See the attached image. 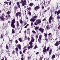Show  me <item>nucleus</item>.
Masks as SVG:
<instances>
[{"label": "nucleus", "instance_id": "obj_41", "mask_svg": "<svg viewBox=\"0 0 60 60\" xmlns=\"http://www.w3.org/2000/svg\"><path fill=\"white\" fill-rule=\"evenodd\" d=\"M11 1H10L9 2V5H11Z\"/></svg>", "mask_w": 60, "mask_h": 60}, {"label": "nucleus", "instance_id": "obj_48", "mask_svg": "<svg viewBox=\"0 0 60 60\" xmlns=\"http://www.w3.org/2000/svg\"><path fill=\"white\" fill-rule=\"evenodd\" d=\"M37 47V45H36L34 47V49H36V48Z\"/></svg>", "mask_w": 60, "mask_h": 60}, {"label": "nucleus", "instance_id": "obj_42", "mask_svg": "<svg viewBox=\"0 0 60 60\" xmlns=\"http://www.w3.org/2000/svg\"><path fill=\"white\" fill-rule=\"evenodd\" d=\"M38 41L39 42V43H40V42H41V39H38Z\"/></svg>", "mask_w": 60, "mask_h": 60}, {"label": "nucleus", "instance_id": "obj_24", "mask_svg": "<svg viewBox=\"0 0 60 60\" xmlns=\"http://www.w3.org/2000/svg\"><path fill=\"white\" fill-rule=\"evenodd\" d=\"M55 55L54 54L52 55V59H54V58H55Z\"/></svg>", "mask_w": 60, "mask_h": 60}, {"label": "nucleus", "instance_id": "obj_62", "mask_svg": "<svg viewBox=\"0 0 60 60\" xmlns=\"http://www.w3.org/2000/svg\"><path fill=\"white\" fill-rule=\"evenodd\" d=\"M41 8H42V9H43L44 8V6H43Z\"/></svg>", "mask_w": 60, "mask_h": 60}, {"label": "nucleus", "instance_id": "obj_32", "mask_svg": "<svg viewBox=\"0 0 60 60\" xmlns=\"http://www.w3.org/2000/svg\"><path fill=\"white\" fill-rule=\"evenodd\" d=\"M19 4H20V3L19 2H18L16 3V4L17 6L19 5Z\"/></svg>", "mask_w": 60, "mask_h": 60}, {"label": "nucleus", "instance_id": "obj_49", "mask_svg": "<svg viewBox=\"0 0 60 60\" xmlns=\"http://www.w3.org/2000/svg\"><path fill=\"white\" fill-rule=\"evenodd\" d=\"M50 8V7H49L47 9V10L49 11V10Z\"/></svg>", "mask_w": 60, "mask_h": 60}, {"label": "nucleus", "instance_id": "obj_5", "mask_svg": "<svg viewBox=\"0 0 60 60\" xmlns=\"http://www.w3.org/2000/svg\"><path fill=\"white\" fill-rule=\"evenodd\" d=\"M60 10H58L57 11H56L54 12V14L56 15V13H57V15H58L59 14H60Z\"/></svg>", "mask_w": 60, "mask_h": 60}, {"label": "nucleus", "instance_id": "obj_53", "mask_svg": "<svg viewBox=\"0 0 60 60\" xmlns=\"http://www.w3.org/2000/svg\"><path fill=\"white\" fill-rule=\"evenodd\" d=\"M45 39L46 41H48V39H47V38H45Z\"/></svg>", "mask_w": 60, "mask_h": 60}, {"label": "nucleus", "instance_id": "obj_23", "mask_svg": "<svg viewBox=\"0 0 60 60\" xmlns=\"http://www.w3.org/2000/svg\"><path fill=\"white\" fill-rule=\"evenodd\" d=\"M18 40L19 41H20V42H21L22 41V38H19V39Z\"/></svg>", "mask_w": 60, "mask_h": 60}, {"label": "nucleus", "instance_id": "obj_19", "mask_svg": "<svg viewBox=\"0 0 60 60\" xmlns=\"http://www.w3.org/2000/svg\"><path fill=\"white\" fill-rule=\"evenodd\" d=\"M49 19H51V20H52V19H53V15H51Z\"/></svg>", "mask_w": 60, "mask_h": 60}, {"label": "nucleus", "instance_id": "obj_37", "mask_svg": "<svg viewBox=\"0 0 60 60\" xmlns=\"http://www.w3.org/2000/svg\"><path fill=\"white\" fill-rule=\"evenodd\" d=\"M19 22L20 24H22V23H23V21H22V20H20Z\"/></svg>", "mask_w": 60, "mask_h": 60}, {"label": "nucleus", "instance_id": "obj_16", "mask_svg": "<svg viewBox=\"0 0 60 60\" xmlns=\"http://www.w3.org/2000/svg\"><path fill=\"white\" fill-rule=\"evenodd\" d=\"M59 43L58 41H57L56 43L54 45L56 46H57L59 45Z\"/></svg>", "mask_w": 60, "mask_h": 60}, {"label": "nucleus", "instance_id": "obj_40", "mask_svg": "<svg viewBox=\"0 0 60 60\" xmlns=\"http://www.w3.org/2000/svg\"><path fill=\"white\" fill-rule=\"evenodd\" d=\"M57 19H60V16H59V15H58L57 16Z\"/></svg>", "mask_w": 60, "mask_h": 60}, {"label": "nucleus", "instance_id": "obj_61", "mask_svg": "<svg viewBox=\"0 0 60 60\" xmlns=\"http://www.w3.org/2000/svg\"><path fill=\"white\" fill-rule=\"evenodd\" d=\"M31 56H28L27 57L28 59H29L30 58Z\"/></svg>", "mask_w": 60, "mask_h": 60}, {"label": "nucleus", "instance_id": "obj_58", "mask_svg": "<svg viewBox=\"0 0 60 60\" xmlns=\"http://www.w3.org/2000/svg\"><path fill=\"white\" fill-rule=\"evenodd\" d=\"M46 18H44L43 20V21H45V20H46Z\"/></svg>", "mask_w": 60, "mask_h": 60}, {"label": "nucleus", "instance_id": "obj_57", "mask_svg": "<svg viewBox=\"0 0 60 60\" xmlns=\"http://www.w3.org/2000/svg\"><path fill=\"white\" fill-rule=\"evenodd\" d=\"M51 33H50L48 34V35L49 36H50V35H51Z\"/></svg>", "mask_w": 60, "mask_h": 60}, {"label": "nucleus", "instance_id": "obj_4", "mask_svg": "<svg viewBox=\"0 0 60 60\" xmlns=\"http://www.w3.org/2000/svg\"><path fill=\"white\" fill-rule=\"evenodd\" d=\"M44 30L43 29V28H39L38 29L39 31L41 32V33H43V32H44Z\"/></svg>", "mask_w": 60, "mask_h": 60}, {"label": "nucleus", "instance_id": "obj_1", "mask_svg": "<svg viewBox=\"0 0 60 60\" xmlns=\"http://www.w3.org/2000/svg\"><path fill=\"white\" fill-rule=\"evenodd\" d=\"M20 4H22V5L23 6H24L25 8H26V6H25L26 5V0H21L20 2Z\"/></svg>", "mask_w": 60, "mask_h": 60}, {"label": "nucleus", "instance_id": "obj_14", "mask_svg": "<svg viewBox=\"0 0 60 60\" xmlns=\"http://www.w3.org/2000/svg\"><path fill=\"white\" fill-rule=\"evenodd\" d=\"M36 20V19L35 18H32L30 20V21H32V22H34L35 21V20Z\"/></svg>", "mask_w": 60, "mask_h": 60}, {"label": "nucleus", "instance_id": "obj_50", "mask_svg": "<svg viewBox=\"0 0 60 60\" xmlns=\"http://www.w3.org/2000/svg\"><path fill=\"white\" fill-rule=\"evenodd\" d=\"M42 58H43V57H41L40 58L39 60H42Z\"/></svg>", "mask_w": 60, "mask_h": 60}, {"label": "nucleus", "instance_id": "obj_28", "mask_svg": "<svg viewBox=\"0 0 60 60\" xmlns=\"http://www.w3.org/2000/svg\"><path fill=\"white\" fill-rule=\"evenodd\" d=\"M52 52V50H51L49 52V55H51V53Z\"/></svg>", "mask_w": 60, "mask_h": 60}, {"label": "nucleus", "instance_id": "obj_21", "mask_svg": "<svg viewBox=\"0 0 60 60\" xmlns=\"http://www.w3.org/2000/svg\"><path fill=\"white\" fill-rule=\"evenodd\" d=\"M47 49H43L42 51V52H45V53H47Z\"/></svg>", "mask_w": 60, "mask_h": 60}, {"label": "nucleus", "instance_id": "obj_47", "mask_svg": "<svg viewBox=\"0 0 60 60\" xmlns=\"http://www.w3.org/2000/svg\"><path fill=\"white\" fill-rule=\"evenodd\" d=\"M46 46H45V47H44V48L43 49H46Z\"/></svg>", "mask_w": 60, "mask_h": 60}, {"label": "nucleus", "instance_id": "obj_25", "mask_svg": "<svg viewBox=\"0 0 60 60\" xmlns=\"http://www.w3.org/2000/svg\"><path fill=\"white\" fill-rule=\"evenodd\" d=\"M42 38V35H40L39 36V39H41Z\"/></svg>", "mask_w": 60, "mask_h": 60}, {"label": "nucleus", "instance_id": "obj_30", "mask_svg": "<svg viewBox=\"0 0 60 60\" xmlns=\"http://www.w3.org/2000/svg\"><path fill=\"white\" fill-rule=\"evenodd\" d=\"M51 20L49 19V23H51L52 22L51 21Z\"/></svg>", "mask_w": 60, "mask_h": 60}, {"label": "nucleus", "instance_id": "obj_52", "mask_svg": "<svg viewBox=\"0 0 60 60\" xmlns=\"http://www.w3.org/2000/svg\"><path fill=\"white\" fill-rule=\"evenodd\" d=\"M27 24V23H26V22H24V24L25 25H26Z\"/></svg>", "mask_w": 60, "mask_h": 60}, {"label": "nucleus", "instance_id": "obj_45", "mask_svg": "<svg viewBox=\"0 0 60 60\" xmlns=\"http://www.w3.org/2000/svg\"><path fill=\"white\" fill-rule=\"evenodd\" d=\"M36 39H38V34H37L36 35Z\"/></svg>", "mask_w": 60, "mask_h": 60}, {"label": "nucleus", "instance_id": "obj_38", "mask_svg": "<svg viewBox=\"0 0 60 60\" xmlns=\"http://www.w3.org/2000/svg\"><path fill=\"white\" fill-rule=\"evenodd\" d=\"M7 14L8 15H10V11H8L7 12Z\"/></svg>", "mask_w": 60, "mask_h": 60}, {"label": "nucleus", "instance_id": "obj_3", "mask_svg": "<svg viewBox=\"0 0 60 60\" xmlns=\"http://www.w3.org/2000/svg\"><path fill=\"white\" fill-rule=\"evenodd\" d=\"M21 17V12H18L15 14V17Z\"/></svg>", "mask_w": 60, "mask_h": 60}, {"label": "nucleus", "instance_id": "obj_6", "mask_svg": "<svg viewBox=\"0 0 60 60\" xmlns=\"http://www.w3.org/2000/svg\"><path fill=\"white\" fill-rule=\"evenodd\" d=\"M16 25H17V29H18V30L20 29V27L19 28V22L18 21H17L16 22Z\"/></svg>", "mask_w": 60, "mask_h": 60}, {"label": "nucleus", "instance_id": "obj_18", "mask_svg": "<svg viewBox=\"0 0 60 60\" xmlns=\"http://www.w3.org/2000/svg\"><path fill=\"white\" fill-rule=\"evenodd\" d=\"M34 3H30V4H29V5L30 6H32L33 5H34Z\"/></svg>", "mask_w": 60, "mask_h": 60}, {"label": "nucleus", "instance_id": "obj_39", "mask_svg": "<svg viewBox=\"0 0 60 60\" xmlns=\"http://www.w3.org/2000/svg\"><path fill=\"white\" fill-rule=\"evenodd\" d=\"M32 32L33 34H35V33H36V32H35V31L34 30H32Z\"/></svg>", "mask_w": 60, "mask_h": 60}, {"label": "nucleus", "instance_id": "obj_36", "mask_svg": "<svg viewBox=\"0 0 60 60\" xmlns=\"http://www.w3.org/2000/svg\"><path fill=\"white\" fill-rule=\"evenodd\" d=\"M38 22L37 23L36 22H35L34 23V25H38Z\"/></svg>", "mask_w": 60, "mask_h": 60}, {"label": "nucleus", "instance_id": "obj_20", "mask_svg": "<svg viewBox=\"0 0 60 60\" xmlns=\"http://www.w3.org/2000/svg\"><path fill=\"white\" fill-rule=\"evenodd\" d=\"M15 33V30L13 29L12 30V33L13 34H14Z\"/></svg>", "mask_w": 60, "mask_h": 60}, {"label": "nucleus", "instance_id": "obj_43", "mask_svg": "<svg viewBox=\"0 0 60 60\" xmlns=\"http://www.w3.org/2000/svg\"><path fill=\"white\" fill-rule=\"evenodd\" d=\"M6 48L7 49H8V45H6Z\"/></svg>", "mask_w": 60, "mask_h": 60}, {"label": "nucleus", "instance_id": "obj_22", "mask_svg": "<svg viewBox=\"0 0 60 60\" xmlns=\"http://www.w3.org/2000/svg\"><path fill=\"white\" fill-rule=\"evenodd\" d=\"M32 48H33V46H29L27 47V48L28 49H30V48L32 49Z\"/></svg>", "mask_w": 60, "mask_h": 60}, {"label": "nucleus", "instance_id": "obj_7", "mask_svg": "<svg viewBox=\"0 0 60 60\" xmlns=\"http://www.w3.org/2000/svg\"><path fill=\"white\" fill-rule=\"evenodd\" d=\"M34 10L36 11H37V10H37V9H40V7L39 6H36L34 8Z\"/></svg>", "mask_w": 60, "mask_h": 60}, {"label": "nucleus", "instance_id": "obj_33", "mask_svg": "<svg viewBox=\"0 0 60 60\" xmlns=\"http://www.w3.org/2000/svg\"><path fill=\"white\" fill-rule=\"evenodd\" d=\"M28 14L29 16H31V13L30 12H29Z\"/></svg>", "mask_w": 60, "mask_h": 60}, {"label": "nucleus", "instance_id": "obj_2", "mask_svg": "<svg viewBox=\"0 0 60 60\" xmlns=\"http://www.w3.org/2000/svg\"><path fill=\"white\" fill-rule=\"evenodd\" d=\"M2 16L0 17V19L1 20H2V21H4V20H5V18L4 17V16H5V15H4V13H3L2 14Z\"/></svg>", "mask_w": 60, "mask_h": 60}, {"label": "nucleus", "instance_id": "obj_59", "mask_svg": "<svg viewBox=\"0 0 60 60\" xmlns=\"http://www.w3.org/2000/svg\"><path fill=\"white\" fill-rule=\"evenodd\" d=\"M17 6H18V7L20 8V5H18Z\"/></svg>", "mask_w": 60, "mask_h": 60}, {"label": "nucleus", "instance_id": "obj_51", "mask_svg": "<svg viewBox=\"0 0 60 60\" xmlns=\"http://www.w3.org/2000/svg\"><path fill=\"white\" fill-rule=\"evenodd\" d=\"M15 43H18V41L17 40H15Z\"/></svg>", "mask_w": 60, "mask_h": 60}, {"label": "nucleus", "instance_id": "obj_54", "mask_svg": "<svg viewBox=\"0 0 60 60\" xmlns=\"http://www.w3.org/2000/svg\"><path fill=\"white\" fill-rule=\"evenodd\" d=\"M8 18H11V15H8Z\"/></svg>", "mask_w": 60, "mask_h": 60}, {"label": "nucleus", "instance_id": "obj_44", "mask_svg": "<svg viewBox=\"0 0 60 60\" xmlns=\"http://www.w3.org/2000/svg\"><path fill=\"white\" fill-rule=\"evenodd\" d=\"M47 34L46 33L45 34V37H47Z\"/></svg>", "mask_w": 60, "mask_h": 60}, {"label": "nucleus", "instance_id": "obj_64", "mask_svg": "<svg viewBox=\"0 0 60 60\" xmlns=\"http://www.w3.org/2000/svg\"><path fill=\"white\" fill-rule=\"evenodd\" d=\"M3 38V35H1V39H2V38Z\"/></svg>", "mask_w": 60, "mask_h": 60}, {"label": "nucleus", "instance_id": "obj_27", "mask_svg": "<svg viewBox=\"0 0 60 60\" xmlns=\"http://www.w3.org/2000/svg\"><path fill=\"white\" fill-rule=\"evenodd\" d=\"M39 27H38L37 26L35 27V28L34 29L35 30H36V29H37V30H38V29H39Z\"/></svg>", "mask_w": 60, "mask_h": 60}, {"label": "nucleus", "instance_id": "obj_8", "mask_svg": "<svg viewBox=\"0 0 60 60\" xmlns=\"http://www.w3.org/2000/svg\"><path fill=\"white\" fill-rule=\"evenodd\" d=\"M50 1H48V2H47L46 4L45 5V7H47L48 6H49L48 5H49V4H50Z\"/></svg>", "mask_w": 60, "mask_h": 60}, {"label": "nucleus", "instance_id": "obj_34", "mask_svg": "<svg viewBox=\"0 0 60 60\" xmlns=\"http://www.w3.org/2000/svg\"><path fill=\"white\" fill-rule=\"evenodd\" d=\"M15 50L16 51H19V49L17 47H16L15 48Z\"/></svg>", "mask_w": 60, "mask_h": 60}, {"label": "nucleus", "instance_id": "obj_63", "mask_svg": "<svg viewBox=\"0 0 60 60\" xmlns=\"http://www.w3.org/2000/svg\"><path fill=\"white\" fill-rule=\"evenodd\" d=\"M47 10H45L44 11V12L45 13V12H47Z\"/></svg>", "mask_w": 60, "mask_h": 60}, {"label": "nucleus", "instance_id": "obj_26", "mask_svg": "<svg viewBox=\"0 0 60 60\" xmlns=\"http://www.w3.org/2000/svg\"><path fill=\"white\" fill-rule=\"evenodd\" d=\"M38 24H40V23H41V20H38L37 22Z\"/></svg>", "mask_w": 60, "mask_h": 60}, {"label": "nucleus", "instance_id": "obj_11", "mask_svg": "<svg viewBox=\"0 0 60 60\" xmlns=\"http://www.w3.org/2000/svg\"><path fill=\"white\" fill-rule=\"evenodd\" d=\"M15 23H16V22H15V18H14L12 20V21L11 22V23L15 24Z\"/></svg>", "mask_w": 60, "mask_h": 60}, {"label": "nucleus", "instance_id": "obj_46", "mask_svg": "<svg viewBox=\"0 0 60 60\" xmlns=\"http://www.w3.org/2000/svg\"><path fill=\"white\" fill-rule=\"evenodd\" d=\"M15 51H14V50H13L12 53V54H14L15 53Z\"/></svg>", "mask_w": 60, "mask_h": 60}, {"label": "nucleus", "instance_id": "obj_12", "mask_svg": "<svg viewBox=\"0 0 60 60\" xmlns=\"http://www.w3.org/2000/svg\"><path fill=\"white\" fill-rule=\"evenodd\" d=\"M31 41H30V42H34V41L35 40L34 39V37H31Z\"/></svg>", "mask_w": 60, "mask_h": 60}, {"label": "nucleus", "instance_id": "obj_35", "mask_svg": "<svg viewBox=\"0 0 60 60\" xmlns=\"http://www.w3.org/2000/svg\"><path fill=\"white\" fill-rule=\"evenodd\" d=\"M47 51H49V47H47V49H46Z\"/></svg>", "mask_w": 60, "mask_h": 60}, {"label": "nucleus", "instance_id": "obj_13", "mask_svg": "<svg viewBox=\"0 0 60 60\" xmlns=\"http://www.w3.org/2000/svg\"><path fill=\"white\" fill-rule=\"evenodd\" d=\"M14 10L15 11H16L17 9H19V7L17 6H16L14 7Z\"/></svg>", "mask_w": 60, "mask_h": 60}, {"label": "nucleus", "instance_id": "obj_55", "mask_svg": "<svg viewBox=\"0 0 60 60\" xmlns=\"http://www.w3.org/2000/svg\"><path fill=\"white\" fill-rule=\"evenodd\" d=\"M33 22H32L31 23V25L32 26H33Z\"/></svg>", "mask_w": 60, "mask_h": 60}, {"label": "nucleus", "instance_id": "obj_56", "mask_svg": "<svg viewBox=\"0 0 60 60\" xmlns=\"http://www.w3.org/2000/svg\"><path fill=\"white\" fill-rule=\"evenodd\" d=\"M26 30H25L24 32V34H26Z\"/></svg>", "mask_w": 60, "mask_h": 60}, {"label": "nucleus", "instance_id": "obj_10", "mask_svg": "<svg viewBox=\"0 0 60 60\" xmlns=\"http://www.w3.org/2000/svg\"><path fill=\"white\" fill-rule=\"evenodd\" d=\"M21 46L20 44H18L17 45V48L19 49H21Z\"/></svg>", "mask_w": 60, "mask_h": 60}, {"label": "nucleus", "instance_id": "obj_29", "mask_svg": "<svg viewBox=\"0 0 60 60\" xmlns=\"http://www.w3.org/2000/svg\"><path fill=\"white\" fill-rule=\"evenodd\" d=\"M4 3L6 4H9V2L7 1H5L4 2Z\"/></svg>", "mask_w": 60, "mask_h": 60}, {"label": "nucleus", "instance_id": "obj_60", "mask_svg": "<svg viewBox=\"0 0 60 60\" xmlns=\"http://www.w3.org/2000/svg\"><path fill=\"white\" fill-rule=\"evenodd\" d=\"M37 16H34V17L33 18H37Z\"/></svg>", "mask_w": 60, "mask_h": 60}, {"label": "nucleus", "instance_id": "obj_9", "mask_svg": "<svg viewBox=\"0 0 60 60\" xmlns=\"http://www.w3.org/2000/svg\"><path fill=\"white\" fill-rule=\"evenodd\" d=\"M11 27H12V28H15V26L14 23H11Z\"/></svg>", "mask_w": 60, "mask_h": 60}, {"label": "nucleus", "instance_id": "obj_15", "mask_svg": "<svg viewBox=\"0 0 60 60\" xmlns=\"http://www.w3.org/2000/svg\"><path fill=\"white\" fill-rule=\"evenodd\" d=\"M46 28L47 30H49L50 29V27L48 25H47L46 26Z\"/></svg>", "mask_w": 60, "mask_h": 60}, {"label": "nucleus", "instance_id": "obj_17", "mask_svg": "<svg viewBox=\"0 0 60 60\" xmlns=\"http://www.w3.org/2000/svg\"><path fill=\"white\" fill-rule=\"evenodd\" d=\"M31 41H30L29 43L30 45V46H32V47H33V43Z\"/></svg>", "mask_w": 60, "mask_h": 60}, {"label": "nucleus", "instance_id": "obj_31", "mask_svg": "<svg viewBox=\"0 0 60 60\" xmlns=\"http://www.w3.org/2000/svg\"><path fill=\"white\" fill-rule=\"evenodd\" d=\"M27 9L29 10V11H30L31 10V7H29L27 8Z\"/></svg>", "mask_w": 60, "mask_h": 60}]
</instances>
